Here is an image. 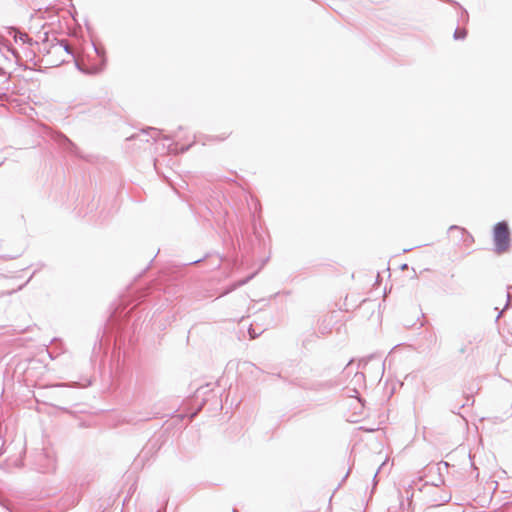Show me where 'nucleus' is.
<instances>
[{
    "mask_svg": "<svg viewBox=\"0 0 512 512\" xmlns=\"http://www.w3.org/2000/svg\"><path fill=\"white\" fill-rule=\"evenodd\" d=\"M465 35H466V32H465L464 30L459 31V32L457 31V32H456V34H455V36H456L457 38H464V37H465Z\"/></svg>",
    "mask_w": 512,
    "mask_h": 512,
    "instance_id": "nucleus-3",
    "label": "nucleus"
},
{
    "mask_svg": "<svg viewBox=\"0 0 512 512\" xmlns=\"http://www.w3.org/2000/svg\"><path fill=\"white\" fill-rule=\"evenodd\" d=\"M494 242L499 253L505 252L509 246L510 233L506 223L500 222L494 228Z\"/></svg>",
    "mask_w": 512,
    "mask_h": 512,
    "instance_id": "nucleus-2",
    "label": "nucleus"
},
{
    "mask_svg": "<svg viewBox=\"0 0 512 512\" xmlns=\"http://www.w3.org/2000/svg\"><path fill=\"white\" fill-rule=\"evenodd\" d=\"M71 57L68 45L64 42L52 43L45 54L46 64L59 66Z\"/></svg>",
    "mask_w": 512,
    "mask_h": 512,
    "instance_id": "nucleus-1",
    "label": "nucleus"
}]
</instances>
